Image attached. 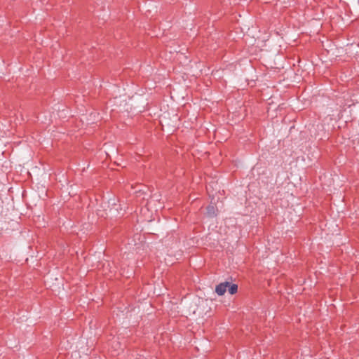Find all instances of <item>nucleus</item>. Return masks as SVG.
Wrapping results in <instances>:
<instances>
[{
	"mask_svg": "<svg viewBox=\"0 0 359 359\" xmlns=\"http://www.w3.org/2000/svg\"><path fill=\"white\" fill-rule=\"evenodd\" d=\"M229 285V283L227 281L217 285L215 287V292L220 296L224 294Z\"/></svg>",
	"mask_w": 359,
	"mask_h": 359,
	"instance_id": "nucleus-1",
	"label": "nucleus"
},
{
	"mask_svg": "<svg viewBox=\"0 0 359 359\" xmlns=\"http://www.w3.org/2000/svg\"><path fill=\"white\" fill-rule=\"evenodd\" d=\"M229 292L231 294H236L238 291V285L236 284H231L229 283V285L228 286Z\"/></svg>",
	"mask_w": 359,
	"mask_h": 359,
	"instance_id": "nucleus-2",
	"label": "nucleus"
},
{
	"mask_svg": "<svg viewBox=\"0 0 359 359\" xmlns=\"http://www.w3.org/2000/svg\"><path fill=\"white\" fill-rule=\"evenodd\" d=\"M208 214L210 216L215 214V208L214 206L210 205L208 207Z\"/></svg>",
	"mask_w": 359,
	"mask_h": 359,
	"instance_id": "nucleus-3",
	"label": "nucleus"
}]
</instances>
